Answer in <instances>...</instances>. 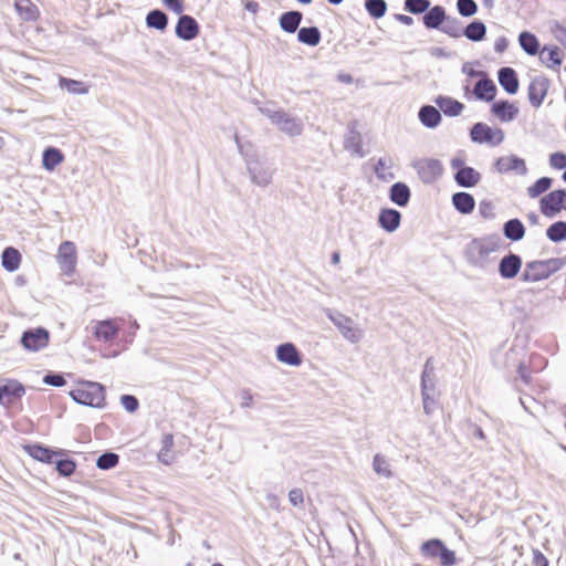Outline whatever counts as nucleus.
I'll list each match as a JSON object with an SVG mask.
<instances>
[{"instance_id":"obj_1","label":"nucleus","mask_w":566,"mask_h":566,"mask_svg":"<svg viewBox=\"0 0 566 566\" xmlns=\"http://www.w3.org/2000/svg\"><path fill=\"white\" fill-rule=\"evenodd\" d=\"M124 325L125 319L122 317L94 321L92 323V335L98 343L113 345L122 339Z\"/></svg>"},{"instance_id":"obj_2","label":"nucleus","mask_w":566,"mask_h":566,"mask_svg":"<svg viewBox=\"0 0 566 566\" xmlns=\"http://www.w3.org/2000/svg\"><path fill=\"white\" fill-rule=\"evenodd\" d=\"M70 395L76 402L91 407H101L105 401L104 387L93 381L80 382Z\"/></svg>"},{"instance_id":"obj_3","label":"nucleus","mask_w":566,"mask_h":566,"mask_svg":"<svg viewBox=\"0 0 566 566\" xmlns=\"http://www.w3.org/2000/svg\"><path fill=\"white\" fill-rule=\"evenodd\" d=\"M563 265L559 259H548L528 262L522 274L525 282H537L549 277L557 272Z\"/></svg>"},{"instance_id":"obj_4","label":"nucleus","mask_w":566,"mask_h":566,"mask_svg":"<svg viewBox=\"0 0 566 566\" xmlns=\"http://www.w3.org/2000/svg\"><path fill=\"white\" fill-rule=\"evenodd\" d=\"M420 552L423 556L430 558L439 556L441 566H453L457 564L455 553L449 549L439 538H432L422 543Z\"/></svg>"},{"instance_id":"obj_5","label":"nucleus","mask_w":566,"mask_h":566,"mask_svg":"<svg viewBox=\"0 0 566 566\" xmlns=\"http://www.w3.org/2000/svg\"><path fill=\"white\" fill-rule=\"evenodd\" d=\"M56 262L62 274L73 276L77 266V249L74 242L63 241L55 255Z\"/></svg>"},{"instance_id":"obj_6","label":"nucleus","mask_w":566,"mask_h":566,"mask_svg":"<svg viewBox=\"0 0 566 566\" xmlns=\"http://www.w3.org/2000/svg\"><path fill=\"white\" fill-rule=\"evenodd\" d=\"M471 139L479 144L497 146L504 140V132L497 127H490L484 123H476L470 132Z\"/></svg>"},{"instance_id":"obj_7","label":"nucleus","mask_w":566,"mask_h":566,"mask_svg":"<svg viewBox=\"0 0 566 566\" xmlns=\"http://www.w3.org/2000/svg\"><path fill=\"white\" fill-rule=\"evenodd\" d=\"M539 210L545 217H554L566 210V191L558 189L545 195L539 201Z\"/></svg>"},{"instance_id":"obj_8","label":"nucleus","mask_w":566,"mask_h":566,"mask_svg":"<svg viewBox=\"0 0 566 566\" xmlns=\"http://www.w3.org/2000/svg\"><path fill=\"white\" fill-rule=\"evenodd\" d=\"M551 87L549 80L544 75L533 77L527 87V97L534 108L544 103Z\"/></svg>"},{"instance_id":"obj_9","label":"nucleus","mask_w":566,"mask_h":566,"mask_svg":"<svg viewBox=\"0 0 566 566\" xmlns=\"http://www.w3.org/2000/svg\"><path fill=\"white\" fill-rule=\"evenodd\" d=\"M25 394V387L17 379H7L0 386V405L10 408L20 401Z\"/></svg>"},{"instance_id":"obj_10","label":"nucleus","mask_w":566,"mask_h":566,"mask_svg":"<svg viewBox=\"0 0 566 566\" xmlns=\"http://www.w3.org/2000/svg\"><path fill=\"white\" fill-rule=\"evenodd\" d=\"M413 168L416 169L419 178L426 184L436 181L443 171L440 161L432 158H424L416 161L413 164Z\"/></svg>"},{"instance_id":"obj_11","label":"nucleus","mask_w":566,"mask_h":566,"mask_svg":"<svg viewBox=\"0 0 566 566\" xmlns=\"http://www.w3.org/2000/svg\"><path fill=\"white\" fill-rule=\"evenodd\" d=\"M50 342V334L45 328L25 331L21 337L22 346L32 352L45 348Z\"/></svg>"},{"instance_id":"obj_12","label":"nucleus","mask_w":566,"mask_h":566,"mask_svg":"<svg viewBox=\"0 0 566 566\" xmlns=\"http://www.w3.org/2000/svg\"><path fill=\"white\" fill-rule=\"evenodd\" d=\"M539 61L548 70L559 73L565 57L564 51L557 45H544L539 50Z\"/></svg>"},{"instance_id":"obj_13","label":"nucleus","mask_w":566,"mask_h":566,"mask_svg":"<svg viewBox=\"0 0 566 566\" xmlns=\"http://www.w3.org/2000/svg\"><path fill=\"white\" fill-rule=\"evenodd\" d=\"M22 448L32 459L49 464L53 463L57 457L64 455L63 450H53L40 443L24 444Z\"/></svg>"},{"instance_id":"obj_14","label":"nucleus","mask_w":566,"mask_h":566,"mask_svg":"<svg viewBox=\"0 0 566 566\" xmlns=\"http://www.w3.org/2000/svg\"><path fill=\"white\" fill-rule=\"evenodd\" d=\"M520 113L517 105L507 99H499L492 103L491 114L502 123L514 120Z\"/></svg>"},{"instance_id":"obj_15","label":"nucleus","mask_w":566,"mask_h":566,"mask_svg":"<svg viewBox=\"0 0 566 566\" xmlns=\"http://www.w3.org/2000/svg\"><path fill=\"white\" fill-rule=\"evenodd\" d=\"M178 457L175 448V439L172 433H164L160 438V447L157 451V459L165 465H171Z\"/></svg>"},{"instance_id":"obj_16","label":"nucleus","mask_w":566,"mask_h":566,"mask_svg":"<svg viewBox=\"0 0 566 566\" xmlns=\"http://www.w3.org/2000/svg\"><path fill=\"white\" fill-rule=\"evenodd\" d=\"M200 28L195 18L190 15H181L176 25V34L178 38L190 41L198 36Z\"/></svg>"},{"instance_id":"obj_17","label":"nucleus","mask_w":566,"mask_h":566,"mask_svg":"<svg viewBox=\"0 0 566 566\" xmlns=\"http://www.w3.org/2000/svg\"><path fill=\"white\" fill-rule=\"evenodd\" d=\"M495 168L500 174H507L511 171H515L518 174H525L527 170L525 161L515 155H507V156L500 157L495 161Z\"/></svg>"},{"instance_id":"obj_18","label":"nucleus","mask_w":566,"mask_h":566,"mask_svg":"<svg viewBox=\"0 0 566 566\" xmlns=\"http://www.w3.org/2000/svg\"><path fill=\"white\" fill-rule=\"evenodd\" d=\"M497 78L500 85L507 94L514 95L518 92L520 81L514 69L509 66L500 69Z\"/></svg>"},{"instance_id":"obj_19","label":"nucleus","mask_w":566,"mask_h":566,"mask_svg":"<svg viewBox=\"0 0 566 566\" xmlns=\"http://www.w3.org/2000/svg\"><path fill=\"white\" fill-rule=\"evenodd\" d=\"M276 357L281 363L290 366H300L302 364L301 355L292 343L280 345L276 348Z\"/></svg>"},{"instance_id":"obj_20","label":"nucleus","mask_w":566,"mask_h":566,"mask_svg":"<svg viewBox=\"0 0 566 566\" xmlns=\"http://www.w3.org/2000/svg\"><path fill=\"white\" fill-rule=\"evenodd\" d=\"M270 119L282 130L291 135L298 134L301 132V125L284 112H274L270 115Z\"/></svg>"},{"instance_id":"obj_21","label":"nucleus","mask_w":566,"mask_h":566,"mask_svg":"<svg viewBox=\"0 0 566 566\" xmlns=\"http://www.w3.org/2000/svg\"><path fill=\"white\" fill-rule=\"evenodd\" d=\"M521 266V258L516 254H509L501 260L499 271L502 277L512 279L520 272Z\"/></svg>"},{"instance_id":"obj_22","label":"nucleus","mask_w":566,"mask_h":566,"mask_svg":"<svg viewBox=\"0 0 566 566\" xmlns=\"http://www.w3.org/2000/svg\"><path fill=\"white\" fill-rule=\"evenodd\" d=\"M473 93L481 101L492 102L496 96L497 88L492 80L482 78L475 83Z\"/></svg>"},{"instance_id":"obj_23","label":"nucleus","mask_w":566,"mask_h":566,"mask_svg":"<svg viewBox=\"0 0 566 566\" xmlns=\"http://www.w3.org/2000/svg\"><path fill=\"white\" fill-rule=\"evenodd\" d=\"M14 8L23 21L34 22L40 18V11L31 0H14Z\"/></svg>"},{"instance_id":"obj_24","label":"nucleus","mask_w":566,"mask_h":566,"mask_svg":"<svg viewBox=\"0 0 566 566\" xmlns=\"http://www.w3.org/2000/svg\"><path fill=\"white\" fill-rule=\"evenodd\" d=\"M21 259V254L15 248L8 247L1 255L2 266L9 272H14L20 268Z\"/></svg>"},{"instance_id":"obj_25","label":"nucleus","mask_w":566,"mask_h":566,"mask_svg":"<svg viewBox=\"0 0 566 566\" xmlns=\"http://www.w3.org/2000/svg\"><path fill=\"white\" fill-rule=\"evenodd\" d=\"M401 216L397 210L384 209L379 214V224L387 231L396 230L400 224Z\"/></svg>"},{"instance_id":"obj_26","label":"nucleus","mask_w":566,"mask_h":566,"mask_svg":"<svg viewBox=\"0 0 566 566\" xmlns=\"http://www.w3.org/2000/svg\"><path fill=\"white\" fill-rule=\"evenodd\" d=\"M419 119L424 126L434 128L440 124L441 115L436 107L426 105L419 111Z\"/></svg>"},{"instance_id":"obj_27","label":"nucleus","mask_w":566,"mask_h":566,"mask_svg":"<svg viewBox=\"0 0 566 566\" xmlns=\"http://www.w3.org/2000/svg\"><path fill=\"white\" fill-rule=\"evenodd\" d=\"M436 103L440 107V109L448 116H458L464 108V105L461 102L453 99L451 97L439 96L436 99Z\"/></svg>"},{"instance_id":"obj_28","label":"nucleus","mask_w":566,"mask_h":566,"mask_svg":"<svg viewBox=\"0 0 566 566\" xmlns=\"http://www.w3.org/2000/svg\"><path fill=\"white\" fill-rule=\"evenodd\" d=\"M480 180V174L471 167H462L455 174V181L462 187H473Z\"/></svg>"},{"instance_id":"obj_29","label":"nucleus","mask_w":566,"mask_h":566,"mask_svg":"<svg viewBox=\"0 0 566 566\" xmlns=\"http://www.w3.org/2000/svg\"><path fill=\"white\" fill-rule=\"evenodd\" d=\"M302 21V13L289 11L280 17V27L287 33H294Z\"/></svg>"},{"instance_id":"obj_30","label":"nucleus","mask_w":566,"mask_h":566,"mask_svg":"<svg viewBox=\"0 0 566 566\" xmlns=\"http://www.w3.org/2000/svg\"><path fill=\"white\" fill-rule=\"evenodd\" d=\"M452 202L455 209L461 213L472 212L475 206L474 198L468 192L454 193L452 197Z\"/></svg>"},{"instance_id":"obj_31","label":"nucleus","mask_w":566,"mask_h":566,"mask_svg":"<svg viewBox=\"0 0 566 566\" xmlns=\"http://www.w3.org/2000/svg\"><path fill=\"white\" fill-rule=\"evenodd\" d=\"M63 160L64 156L62 151L57 148L50 147L45 149L43 153V167L49 171L54 170Z\"/></svg>"},{"instance_id":"obj_32","label":"nucleus","mask_w":566,"mask_h":566,"mask_svg":"<svg viewBox=\"0 0 566 566\" xmlns=\"http://www.w3.org/2000/svg\"><path fill=\"white\" fill-rule=\"evenodd\" d=\"M446 19V11L442 7L436 6L423 15V23L429 29H436Z\"/></svg>"},{"instance_id":"obj_33","label":"nucleus","mask_w":566,"mask_h":566,"mask_svg":"<svg viewBox=\"0 0 566 566\" xmlns=\"http://www.w3.org/2000/svg\"><path fill=\"white\" fill-rule=\"evenodd\" d=\"M525 234V228L518 219H511L504 224V235L512 240L518 241Z\"/></svg>"},{"instance_id":"obj_34","label":"nucleus","mask_w":566,"mask_h":566,"mask_svg":"<svg viewBox=\"0 0 566 566\" xmlns=\"http://www.w3.org/2000/svg\"><path fill=\"white\" fill-rule=\"evenodd\" d=\"M409 198H410V190L409 188L402 184V182H397L395 185L391 186V189H390V199L397 203L398 206H406L409 201Z\"/></svg>"},{"instance_id":"obj_35","label":"nucleus","mask_w":566,"mask_h":566,"mask_svg":"<svg viewBox=\"0 0 566 566\" xmlns=\"http://www.w3.org/2000/svg\"><path fill=\"white\" fill-rule=\"evenodd\" d=\"M522 49L530 55H535L539 52V43L537 38L530 32H522L518 36Z\"/></svg>"},{"instance_id":"obj_36","label":"nucleus","mask_w":566,"mask_h":566,"mask_svg":"<svg viewBox=\"0 0 566 566\" xmlns=\"http://www.w3.org/2000/svg\"><path fill=\"white\" fill-rule=\"evenodd\" d=\"M297 39L307 45H317L321 41V33L316 27L302 28L298 30Z\"/></svg>"},{"instance_id":"obj_37","label":"nucleus","mask_w":566,"mask_h":566,"mask_svg":"<svg viewBox=\"0 0 566 566\" xmlns=\"http://www.w3.org/2000/svg\"><path fill=\"white\" fill-rule=\"evenodd\" d=\"M59 84L62 88H65L71 94L82 95L88 92V86L81 81L61 76L59 80Z\"/></svg>"},{"instance_id":"obj_38","label":"nucleus","mask_w":566,"mask_h":566,"mask_svg":"<svg viewBox=\"0 0 566 566\" xmlns=\"http://www.w3.org/2000/svg\"><path fill=\"white\" fill-rule=\"evenodd\" d=\"M146 23L149 28L165 30L168 23L167 15L160 10H153L146 17Z\"/></svg>"},{"instance_id":"obj_39","label":"nucleus","mask_w":566,"mask_h":566,"mask_svg":"<svg viewBox=\"0 0 566 566\" xmlns=\"http://www.w3.org/2000/svg\"><path fill=\"white\" fill-rule=\"evenodd\" d=\"M485 25L481 21L471 22L464 30V35L472 41H481L485 36Z\"/></svg>"},{"instance_id":"obj_40","label":"nucleus","mask_w":566,"mask_h":566,"mask_svg":"<svg viewBox=\"0 0 566 566\" xmlns=\"http://www.w3.org/2000/svg\"><path fill=\"white\" fill-rule=\"evenodd\" d=\"M552 185V179L542 177L527 188V193L531 198H537L539 195L546 192Z\"/></svg>"},{"instance_id":"obj_41","label":"nucleus","mask_w":566,"mask_h":566,"mask_svg":"<svg viewBox=\"0 0 566 566\" xmlns=\"http://www.w3.org/2000/svg\"><path fill=\"white\" fill-rule=\"evenodd\" d=\"M365 8L370 17L379 19L385 15L387 4L385 0H367L365 3Z\"/></svg>"},{"instance_id":"obj_42","label":"nucleus","mask_w":566,"mask_h":566,"mask_svg":"<svg viewBox=\"0 0 566 566\" xmlns=\"http://www.w3.org/2000/svg\"><path fill=\"white\" fill-rule=\"evenodd\" d=\"M546 234L554 242L566 240V222L558 221L553 223L547 229Z\"/></svg>"},{"instance_id":"obj_43","label":"nucleus","mask_w":566,"mask_h":566,"mask_svg":"<svg viewBox=\"0 0 566 566\" xmlns=\"http://www.w3.org/2000/svg\"><path fill=\"white\" fill-rule=\"evenodd\" d=\"M430 7L429 0H406L405 1V10L410 13L419 14L423 13Z\"/></svg>"},{"instance_id":"obj_44","label":"nucleus","mask_w":566,"mask_h":566,"mask_svg":"<svg viewBox=\"0 0 566 566\" xmlns=\"http://www.w3.org/2000/svg\"><path fill=\"white\" fill-rule=\"evenodd\" d=\"M346 324L338 323L337 326L340 329L343 336L352 342H357L359 338V331L356 328L349 318L345 319Z\"/></svg>"},{"instance_id":"obj_45","label":"nucleus","mask_w":566,"mask_h":566,"mask_svg":"<svg viewBox=\"0 0 566 566\" xmlns=\"http://www.w3.org/2000/svg\"><path fill=\"white\" fill-rule=\"evenodd\" d=\"M373 467H374V470L376 471L377 474L386 476V478H390L391 476V471H390V468H389V463H388V461L386 460L385 457H382L380 454H376L374 457Z\"/></svg>"},{"instance_id":"obj_46","label":"nucleus","mask_w":566,"mask_h":566,"mask_svg":"<svg viewBox=\"0 0 566 566\" xmlns=\"http://www.w3.org/2000/svg\"><path fill=\"white\" fill-rule=\"evenodd\" d=\"M57 472L63 476H71L76 470V463L71 459L54 460Z\"/></svg>"},{"instance_id":"obj_47","label":"nucleus","mask_w":566,"mask_h":566,"mask_svg":"<svg viewBox=\"0 0 566 566\" xmlns=\"http://www.w3.org/2000/svg\"><path fill=\"white\" fill-rule=\"evenodd\" d=\"M118 455L115 453H104L97 459V467L103 470L114 468L118 463Z\"/></svg>"},{"instance_id":"obj_48","label":"nucleus","mask_w":566,"mask_h":566,"mask_svg":"<svg viewBox=\"0 0 566 566\" xmlns=\"http://www.w3.org/2000/svg\"><path fill=\"white\" fill-rule=\"evenodd\" d=\"M459 13L463 17H471L476 13L478 6L473 0H458Z\"/></svg>"},{"instance_id":"obj_49","label":"nucleus","mask_w":566,"mask_h":566,"mask_svg":"<svg viewBox=\"0 0 566 566\" xmlns=\"http://www.w3.org/2000/svg\"><path fill=\"white\" fill-rule=\"evenodd\" d=\"M549 164L555 169H564L566 167V155L564 153L552 154Z\"/></svg>"},{"instance_id":"obj_50","label":"nucleus","mask_w":566,"mask_h":566,"mask_svg":"<svg viewBox=\"0 0 566 566\" xmlns=\"http://www.w3.org/2000/svg\"><path fill=\"white\" fill-rule=\"evenodd\" d=\"M122 405L127 411L134 412L138 408V400L134 396L124 395L122 397Z\"/></svg>"},{"instance_id":"obj_51","label":"nucleus","mask_w":566,"mask_h":566,"mask_svg":"<svg viewBox=\"0 0 566 566\" xmlns=\"http://www.w3.org/2000/svg\"><path fill=\"white\" fill-rule=\"evenodd\" d=\"M289 500L293 506H300L304 503V494L301 489H293L289 493Z\"/></svg>"},{"instance_id":"obj_52","label":"nucleus","mask_w":566,"mask_h":566,"mask_svg":"<svg viewBox=\"0 0 566 566\" xmlns=\"http://www.w3.org/2000/svg\"><path fill=\"white\" fill-rule=\"evenodd\" d=\"M163 3L167 9L177 14H181L184 12V3L181 0H163Z\"/></svg>"},{"instance_id":"obj_53","label":"nucleus","mask_w":566,"mask_h":566,"mask_svg":"<svg viewBox=\"0 0 566 566\" xmlns=\"http://www.w3.org/2000/svg\"><path fill=\"white\" fill-rule=\"evenodd\" d=\"M533 566H549L547 557L539 551L533 549Z\"/></svg>"},{"instance_id":"obj_54","label":"nucleus","mask_w":566,"mask_h":566,"mask_svg":"<svg viewBox=\"0 0 566 566\" xmlns=\"http://www.w3.org/2000/svg\"><path fill=\"white\" fill-rule=\"evenodd\" d=\"M44 382L55 387H61L65 384V379L62 375H48L44 377Z\"/></svg>"},{"instance_id":"obj_55","label":"nucleus","mask_w":566,"mask_h":566,"mask_svg":"<svg viewBox=\"0 0 566 566\" xmlns=\"http://www.w3.org/2000/svg\"><path fill=\"white\" fill-rule=\"evenodd\" d=\"M436 407V401L434 399L430 398L429 395L424 394L423 395V408H424V411L429 415L433 411Z\"/></svg>"},{"instance_id":"obj_56","label":"nucleus","mask_w":566,"mask_h":566,"mask_svg":"<svg viewBox=\"0 0 566 566\" xmlns=\"http://www.w3.org/2000/svg\"><path fill=\"white\" fill-rule=\"evenodd\" d=\"M244 8L252 12V13H256L259 11V3L256 1H253V0H248L245 3H244Z\"/></svg>"},{"instance_id":"obj_57","label":"nucleus","mask_w":566,"mask_h":566,"mask_svg":"<svg viewBox=\"0 0 566 566\" xmlns=\"http://www.w3.org/2000/svg\"><path fill=\"white\" fill-rule=\"evenodd\" d=\"M385 168H386L385 161L379 159L377 165L375 166V172L377 174L378 177L385 178V175H384Z\"/></svg>"},{"instance_id":"obj_58","label":"nucleus","mask_w":566,"mask_h":566,"mask_svg":"<svg viewBox=\"0 0 566 566\" xmlns=\"http://www.w3.org/2000/svg\"><path fill=\"white\" fill-rule=\"evenodd\" d=\"M396 19L405 25H411L413 23V19L406 14H397Z\"/></svg>"},{"instance_id":"obj_59","label":"nucleus","mask_w":566,"mask_h":566,"mask_svg":"<svg viewBox=\"0 0 566 566\" xmlns=\"http://www.w3.org/2000/svg\"><path fill=\"white\" fill-rule=\"evenodd\" d=\"M473 250L478 251L480 256L488 254V249L482 244H474Z\"/></svg>"},{"instance_id":"obj_60","label":"nucleus","mask_w":566,"mask_h":566,"mask_svg":"<svg viewBox=\"0 0 566 566\" xmlns=\"http://www.w3.org/2000/svg\"><path fill=\"white\" fill-rule=\"evenodd\" d=\"M484 208H489V209H490V208H491V205H490V203H482V205H481V212H482L483 214H484V210H483Z\"/></svg>"},{"instance_id":"obj_61","label":"nucleus","mask_w":566,"mask_h":566,"mask_svg":"<svg viewBox=\"0 0 566 566\" xmlns=\"http://www.w3.org/2000/svg\"><path fill=\"white\" fill-rule=\"evenodd\" d=\"M332 4H339L343 0H328Z\"/></svg>"},{"instance_id":"obj_62","label":"nucleus","mask_w":566,"mask_h":566,"mask_svg":"<svg viewBox=\"0 0 566 566\" xmlns=\"http://www.w3.org/2000/svg\"><path fill=\"white\" fill-rule=\"evenodd\" d=\"M298 2L303 3V4H308L312 2V0H297Z\"/></svg>"},{"instance_id":"obj_63","label":"nucleus","mask_w":566,"mask_h":566,"mask_svg":"<svg viewBox=\"0 0 566 566\" xmlns=\"http://www.w3.org/2000/svg\"><path fill=\"white\" fill-rule=\"evenodd\" d=\"M478 436H479L480 438H483V437H484V434H483L482 430H479Z\"/></svg>"},{"instance_id":"obj_64","label":"nucleus","mask_w":566,"mask_h":566,"mask_svg":"<svg viewBox=\"0 0 566 566\" xmlns=\"http://www.w3.org/2000/svg\"><path fill=\"white\" fill-rule=\"evenodd\" d=\"M212 566H223V565L220 563H214Z\"/></svg>"}]
</instances>
